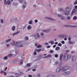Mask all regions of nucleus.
Returning <instances> with one entry per match:
<instances>
[{
    "mask_svg": "<svg viewBox=\"0 0 77 77\" xmlns=\"http://www.w3.org/2000/svg\"><path fill=\"white\" fill-rule=\"evenodd\" d=\"M11 44L12 45H15L17 47L21 48L23 47V45H22L21 44L17 42H13L12 43H11Z\"/></svg>",
    "mask_w": 77,
    "mask_h": 77,
    "instance_id": "nucleus-1",
    "label": "nucleus"
},
{
    "mask_svg": "<svg viewBox=\"0 0 77 77\" xmlns=\"http://www.w3.org/2000/svg\"><path fill=\"white\" fill-rule=\"evenodd\" d=\"M4 3L5 5H9L11 4V1L9 0H8L6 1V0H4Z\"/></svg>",
    "mask_w": 77,
    "mask_h": 77,
    "instance_id": "nucleus-2",
    "label": "nucleus"
},
{
    "mask_svg": "<svg viewBox=\"0 0 77 77\" xmlns=\"http://www.w3.org/2000/svg\"><path fill=\"white\" fill-rule=\"evenodd\" d=\"M64 13L65 15H67V16L69 15V14H70V11L66 10H64Z\"/></svg>",
    "mask_w": 77,
    "mask_h": 77,
    "instance_id": "nucleus-3",
    "label": "nucleus"
},
{
    "mask_svg": "<svg viewBox=\"0 0 77 77\" xmlns=\"http://www.w3.org/2000/svg\"><path fill=\"white\" fill-rule=\"evenodd\" d=\"M57 16L58 17H60L61 20H65V19H66V18L65 17L59 14H58Z\"/></svg>",
    "mask_w": 77,
    "mask_h": 77,
    "instance_id": "nucleus-4",
    "label": "nucleus"
},
{
    "mask_svg": "<svg viewBox=\"0 0 77 77\" xmlns=\"http://www.w3.org/2000/svg\"><path fill=\"white\" fill-rule=\"evenodd\" d=\"M46 19L49 20H51V21H56V20L54 19H53L51 18L48 17H45Z\"/></svg>",
    "mask_w": 77,
    "mask_h": 77,
    "instance_id": "nucleus-5",
    "label": "nucleus"
},
{
    "mask_svg": "<svg viewBox=\"0 0 77 77\" xmlns=\"http://www.w3.org/2000/svg\"><path fill=\"white\" fill-rule=\"evenodd\" d=\"M77 59V57L75 56H72V62H75Z\"/></svg>",
    "mask_w": 77,
    "mask_h": 77,
    "instance_id": "nucleus-6",
    "label": "nucleus"
},
{
    "mask_svg": "<svg viewBox=\"0 0 77 77\" xmlns=\"http://www.w3.org/2000/svg\"><path fill=\"white\" fill-rule=\"evenodd\" d=\"M34 37L35 39H38L40 38V36L39 34L37 33L34 35Z\"/></svg>",
    "mask_w": 77,
    "mask_h": 77,
    "instance_id": "nucleus-7",
    "label": "nucleus"
},
{
    "mask_svg": "<svg viewBox=\"0 0 77 77\" xmlns=\"http://www.w3.org/2000/svg\"><path fill=\"white\" fill-rule=\"evenodd\" d=\"M60 71H62L61 69V67L58 68L56 70V72H57L58 73H59V72H60Z\"/></svg>",
    "mask_w": 77,
    "mask_h": 77,
    "instance_id": "nucleus-8",
    "label": "nucleus"
},
{
    "mask_svg": "<svg viewBox=\"0 0 77 77\" xmlns=\"http://www.w3.org/2000/svg\"><path fill=\"white\" fill-rule=\"evenodd\" d=\"M63 60L64 61H66V60H67V59H68V58L66 55H64L63 56Z\"/></svg>",
    "mask_w": 77,
    "mask_h": 77,
    "instance_id": "nucleus-9",
    "label": "nucleus"
},
{
    "mask_svg": "<svg viewBox=\"0 0 77 77\" xmlns=\"http://www.w3.org/2000/svg\"><path fill=\"white\" fill-rule=\"evenodd\" d=\"M68 43L70 45H71V44H75V42H72L70 40L68 42Z\"/></svg>",
    "mask_w": 77,
    "mask_h": 77,
    "instance_id": "nucleus-10",
    "label": "nucleus"
},
{
    "mask_svg": "<svg viewBox=\"0 0 77 77\" xmlns=\"http://www.w3.org/2000/svg\"><path fill=\"white\" fill-rule=\"evenodd\" d=\"M51 30V29H45L43 30V32H46V33H48V32H49Z\"/></svg>",
    "mask_w": 77,
    "mask_h": 77,
    "instance_id": "nucleus-11",
    "label": "nucleus"
},
{
    "mask_svg": "<svg viewBox=\"0 0 77 77\" xmlns=\"http://www.w3.org/2000/svg\"><path fill=\"white\" fill-rule=\"evenodd\" d=\"M69 74V72L67 71L63 73V75H68V74Z\"/></svg>",
    "mask_w": 77,
    "mask_h": 77,
    "instance_id": "nucleus-12",
    "label": "nucleus"
},
{
    "mask_svg": "<svg viewBox=\"0 0 77 77\" xmlns=\"http://www.w3.org/2000/svg\"><path fill=\"white\" fill-rule=\"evenodd\" d=\"M46 77H55V76L53 74H50L47 75Z\"/></svg>",
    "mask_w": 77,
    "mask_h": 77,
    "instance_id": "nucleus-13",
    "label": "nucleus"
},
{
    "mask_svg": "<svg viewBox=\"0 0 77 77\" xmlns=\"http://www.w3.org/2000/svg\"><path fill=\"white\" fill-rule=\"evenodd\" d=\"M63 57V54H61L60 55V61H62V57Z\"/></svg>",
    "mask_w": 77,
    "mask_h": 77,
    "instance_id": "nucleus-14",
    "label": "nucleus"
},
{
    "mask_svg": "<svg viewBox=\"0 0 77 77\" xmlns=\"http://www.w3.org/2000/svg\"><path fill=\"white\" fill-rule=\"evenodd\" d=\"M31 65H32V64H31V63H28L26 64V66H25L24 67L25 68H26V67H30V66H31Z\"/></svg>",
    "mask_w": 77,
    "mask_h": 77,
    "instance_id": "nucleus-15",
    "label": "nucleus"
},
{
    "mask_svg": "<svg viewBox=\"0 0 77 77\" xmlns=\"http://www.w3.org/2000/svg\"><path fill=\"white\" fill-rule=\"evenodd\" d=\"M66 35L65 34H61L60 35V38H64V37H66Z\"/></svg>",
    "mask_w": 77,
    "mask_h": 77,
    "instance_id": "nucleus-16",
    "label": "nucleus"
},
{
    "mask_svg": "<svg viewBox=\"0 0 77 77\" xmlns=\"http://www.w3.org/2000/svg\"><path fill=\"white\" fill-rule=\"evenodd\" d=\"M71 18L70 16H68L66 17V20L68 21H70V20H71Z\"/></svg>",
    "mask_w": 77,
    "mask_h": 77,
    "instance_id": "nucleus-17",
    "label": "nucleus"
},
{
    "mask_svg": "<svg viewBox=\"0 0 77 77\" xmlns=\"http://www.w3.org/2000/svg\"><path fill=\"white\" fill-rule=\"evenodd\" d=\"M76 10H75V9H74L73 10L72 12H71V14L72 15H74V13L75 12V11H76Z\"/></svg>",
    "mask_w": 77,
    "mask_h": 77,
    "instance_id": "nucleus-18",
    "label": "nucleus"
},
{
    "mask_svg": "<svg viewBox=\"0 0 77 77\" xmlns=\"http://www.w3.org/2000/svg\"><path fill=\"white\" fill-rule=\"evenodd\" d=\"M61 71H66V70L65 69V67H61Z\"/></svg>",
    "mask_w": 77,
    "mask_h": 77,
    "instance_id": "nucleus-19",
    "label": "nucleus"
},
{
    "mask_svg": "<svg viewBox=\"0 0 77 77\" xmlns=\"http://www.w3.org/2000/svg\"><path fill=\"white\" fill-rule=\"evenodd\" d=\"M19 33H20L19 32H17L16 33H14L13 34L12 36H15V35H18V34H19Z\"/></svg>",
    "mask_w": 77,
    "mask_h": 77,
    "instance_id": "nucleus-20",
    "label": "nucleus"
},
{
    "mask_svg": "<svg viewBox=\"0 0 77 77\" xmlns=\"http://www.w3.org/2000/svg\"><path fill=\"white\" fill-rule=\"evenodd\" d=\"M7 57H12V54H8V55H7Z\"/></svg>",
    "mask_w": 77,
    "mask_h": 77,
    "instance_id": "nucleus-21",
    "label": "nucleus"
},
{
    "mask_svg": "<svg viewBox=\"0 0 77 77\" xmlns=\"http://www.w3.org/2000/svg\"><path fill=\"white\" fill-rule=\"evenodd\" d=\"M59 61H56V62H55L54 65H58V64H59Z\"/></svg>",
    "mask_w": 77,
    "mask_h": 77,
    "instance_id": "nucleus-22",
    "label": "nucleus"
},
{
    "mask_svg": "<svg viewBox=\"0 0 77 77\" xmlns=\"http://www.w3.org/2000/svg\"><path fill=\"white\" fill-rule=\"evenodd\" d=\"M49 44H50V43H51V45H53V44H54V41L53 40L49 42Z\"/></svg>",
    "mask_w": 77,
    "mask_h": 77,
    "instance_id": "nucleus-23",
    "label": "nucleus"
},
{
    "mask_svg": "<svg viewBox=\"0 0 77 77\" xmlns=\"http://www.w3.org/2000/svg\"><path fill=\"white\" fill-rule=\"evenodd\" d=\"M66 56H67V59H70L71 58V55L69 54V55H66Z\"/></svg>",
    "mask_w": 77,
    "mask_h": 77,
    "instance_id": "nucleus-24",
    "label": "nucleus"
},
{
    "mask_svg": "<svg viewBox=\"0 0 77 77\" xmlns=\"http://www.w3.org/2000/svg\"><path fill=\"white\" fill-rule=\"evenodd\" d=\"M64 67L65 68L66 71L67 69H68V68H69V67L67 66H65Z\"/></svg>",
    "mask_w": 77,
    "mask_h": 77,
    "instance_id": "nucleus-25",
    "label": "nucleus"
},
{
    "mask_svg": "<svg viewBox=\"0 0 77 77\" xmlns=\"http://www.w3.org/2000/svg\"><path fill=\"white\" fill-rule=\"evenodd\" d=\"M31 29L32 27H31V26H30V25H29L27 27V29L28 30H30V29Z\"/></svg>",
    "mask_w": 77,
    "mask_h": 77,
    "instance_id": "nucleus-26",
    "label": "nucleus"
},
{
    "mask_svg": "<svg viewBox=\"0 0 77 77\" xmlns=\"http://www.w3.org/2000/svg\"><path fill=\"white\" fill-rule=\"evenodd\" d=\"M11 40H12V38H10V39H9L7 40L6 42H10Z\"/></svg>",
    "mask_w": 77,
    "mask_h": 77,
    "instance_id": "nucleus-27",
    "label": "nucleus"
},
{
    "mask_svg": "<svg viewBox=\"0 0 77 77\" xmlns=\"http://www.w3.org/2000/svg\"><path fill=\"white\" fill-rule=\"evenodd\" d=\"M60 50V47H56L55 48L56 50Z\"/></svg>",
    "mask_w": 77,
    "mask_h": 77,
    "instance_id": "nucleus-28",
    "label": "nucleus"
},
{
    "mask_svg": "<svg viewBox=\"0 0 77 77\" xmlns=\"http://www.w3.org/2000/svg\"><path fill=\"white\" fill-rule=\"evenodd\" d=\"M3 59L4 60H7L8 59V56H6L3 58Z\"/></svg>",
    "mask_w": 77,
    "mask_h": 77,
    "instance_id": "nucleus-29",
    "label": "nucleus"
},
{
    "mask_svg": "<svg viewBox=\"0 0 77 77\" xmlns=\"http://www.w3.org/2000/svg\"><path fill=\"white\" fill-rule=\"evenodd\" d=\"M12 29L13 31H14V30L15 29V27L14 26H13L12 27Z\"/></svg>",
    "mask_w": 77,
    "mask_h": 77,
    "instance_id": "nucleus-30",
    "label": "nucleus"
},
{
    "mask_svg": "<svg viewBox=\"0 0 77 77\" xmlns=\"http://www.w3.org/2000/svg\"><path fill=\"white\" fill-rule=\"evenodd\" d=\"M70 27H75L76 28L77 27V26L75 25H70Z\"/></svg>",
    "mask_w": 77,
    "mask_h": 77,
    "instance_id": "nucleus-31",
    "label": "nucleus"
},
{
    "mask_svg": "<svg viewBox=\"0 0 77 77\" xmlns=\"http://www.w3.org/2000/svg\"><path fill=\"white\" fill-rule=\"evenodd\" d=\"M36 52H39L40 51H41V49H37L36 50Z\"/></svg>",
    "mask_w": 77,
    "mask_h": 77,
    "instance_id": "nucleus-32",
    "label": "nucleus"
},
{
    "mask_svg": "<svg viewBox=\"0 0 77 77\" xmlns=\"http://www.w3.org/2000/svg\"><path fill=\"white\" fill-rule=\"evenodd\" d=\"M41 47H42V46L41 45H38L37 46V48H41Z\"/></svg>",
    "mask_w": 77,
    "mask_h": 77,
    "instance_id": "nucleus-33",
    "label": "nucleus"
},
{
    "mask_svg": "<svg viewBox=\"0 0 77 77\" xmlns=\"http://www.w3.org/2000/svg\"><path fill=\"white\" fill-rule=\"evenodd\" d=\"M64 26L65 27H71V25H64Z\"/></svg>",
    "mask_w": 77,
    "mask_h": 77,
    "instance_id": "nucleus-34",
    "label": "nucleus"
},
{
    "mask_svg": "<svg viewBox=\"0 0 77 77\" xmlns=\"http://www.w3.org/2000/svg\"><path fill=\"white\" fill-rule=\"evenodd\" d=\"M25 39L26 40V41H27L29 40V38H28V37L26 36L25 37Z\"/></svg>",
    "mask_w": 77,
    "mask_h": 77,
    "instance_id": "nucleus-35",
    "label": "nucleus"
},
{
    "mask_svg": "<svg viewBox=\"0 0 77 77\" xmlns=\"http://www.w3.org/2000/svg\"><path fill=\"white\" fill-rule=\"evenodd\" d=\"M23 10H24V9H25V8H26V5H23Z\"/></svg>",
    "mask_w": 77,
    "mask_h": 77,
    "instance_id": "nucleus-36",
    "label": "nucleus"
},
{
    "mask_svg": "<svg viewBox=\"0 0 77 77\" xmlns=\"http://www.w3.org/2000/svg\"><path fill=\"white\" fill-rule=\"evenodd\" d=\"M19 1L20 3H23V0H19Z\"/></svg>",
    "mask_w": 77,
    "mask_h": 77,
    "instance_id": "nucleus-37",
    "label": "nucleus"
},
{
    "mask_svg": "<svg viewBox=\"0 0 77 77\" xmlns=\"http://www.w3.org/2000/svg\"><path fill=\"white\" fill-rule=\"evenodd\" d=\"M63 11V9L62 8H60V9L59 10V11L60 12Z\"/></svg>",
    "mask_w": 77,
    "mask_h": 77,
    "instance_id": "nucleus-38",
    "label": "nucleus"
},
{
    "mask_svg": "<svg viewBox=\"0 0 77 77\" xmlns=\"http://www.w3.org/2000/svg\"><path fill=\"white\" fill-rule=\"evenodd\" d=\"M77 18V17L76 16H74L73 17V20H76Z\"/></svg>",
    "mask_w": 77,
    "mask_h": 77,
    "instance_id": "nucleus-39",
    "label": "nucleus"
},
{
    "mask_svg": "<svg viewBox=\"0 0 77 77\" xmlns=\"http://www.w3.org/2000/svg\"><path fill=\"white\" fill-rule=\"evenodd\" d=\"M51 55L49 54V55H47V58H48V57H51Z\"/></svg>",
    "mask_w": 77,
    "mask_h": 77,
    "instance_id": "nucleus-40",
    "label": "nucleus"
},
{
    "mask_svg": "<svg viewBox=\"0 0 77 77\" xmlns=\"http://www.w3.org/2000/svg\"><path fill=\"white\" fill-rule=\"evenodd\" d=\"M37 77H41V74L39 73L38 74Z\"/></svg>",
    "mask_w": 77,
    "mask_h": 77,
    "instance_id": "nucleus-41",
    "label": "nucleus"
},
{
    "mask_svg": "<svg viewBox=\"0 0 77 77\" xmlns=\"http://www.w3.org/2000/svg\"><path fill=\"white\" fill-rule=\"evenodd\" d=\"M14 74H15V75H16L17 76V75H20V74L17 73H14Z\"/></svg>",
    "mask_w": 77,
    "mask_h": 77,
    "instance_id": "nucleus-42",
    "label": "nucleus"
},
{
    "mask_svg": "<svg viewBox=\"0 0 77 77\" xmlns=\"http://www.w3.org/2000/svg\"><path fill=\"white\" fill-rule=\"evenodd\" d=\"M55 57H56V58L58 57V54H56L55 55Z\"/></svg>",
    "mask_w": 77,
    "mask_h": 77,
    "instance_id": "nucleus-43",
    "label": "nucleus"
},
{
    "mask_svg": "<svg viewBox=\"0 0 77 77\" xmlns=\"http://www.w3.org/2000/svg\"><path fill=\"white\" fill-rule=\"evenodd\" d=\"M23 60H21L20 61V65H22V64H23Z\"/></svg>",
    "mask_w": 77,
    "mask_h": 77,
    "instance_id": "nucleus-44",
    "label": "nucleus"
},
{
    "mask_svg": "<svg viewBox=\"0 0 77 77\" xmlns=\"http://www.w3.org/2000/svg\"><path fill=\"white\" fill-rule=\"evenodd\" d=\"M32 21L31 20L29 22V24H32Z\"/></svg>",
    "mask_w": 77,
    "mask_h": 77,
    "instance_id": "nucleus-45",
    "label": "nucleus"
},
{
    "mask_svg": "<svg viewBox=\"0 0 77 77\" xmlns=\"http://www.w3.org/2000/svg\"><path fill=\"white\" fill-rule=\"evenodd\" d=\"M77 0L74 3V5H77Z\"/></svg>",
    "mask_w": 77,
    "mask_h": 77,
    "instance_id": "nucleus-46",
    "label": "nucleus"
},
{
    "mask_svg": "<svg viewBox=\"0 0 77 77\" xmlns=\"http://www.w3.org/2000/svg\"><path fill=\"white\" fill-rule=\"evenodd\" d=\"M1 23L2 24H3V20L2 19L1 20Z\"/></svg>",
    "mask_w": 77,
    "mask_h": 77,
    "instance_id": "nucleus-47",
    "label": "nucleus"
},
{
    "mask_svg": "<svg viewBox=\"0 0 77 77\" xmlns=\"http://www.w3.org/2000/svg\"><path fill=\"white\" fill-rule=\"evenodd\" d=\"M58 46H60V47H61L62 46V44L61 43H59L58 45Z\"/></svg>",
    "mask_w": 77,
    "mask_h": 77,
    "instance_id": "nucleus-48",
    "label": "nucleus"
},
{
    "mask_svg": "<svg viewBox=\"0 0 77 77\" xmlns=\"http://www.w3.org/2000/svg\"><path fill=\"white\" fill-rule=\"evenodd\" d=\"M30 71V68L28 69V70L26 71V72H28V71Z\"/></svg>",
    "mask_w": 77,
    "mask_h": 77,
    "instance_id": "nucleus-49",
    "label": "nucleus"
},
{
    "mask_svg": "<svg viewBox=\"0 0 77 77\" xmlns=\"http://www.w3.org/2000/svg\"><path fill=\"white\" fill-rule=\"evenodd\" d=\"M50 53H54V51L53 50H51L50 51Z\"/></svg>",
    "mask_w": 77,
    "mask_h": 77,
    "instance_id": "nucleus-50",
    "label": "nucleus"
},
{
    "mask_svg": "<svg viewBox=\"0 0 77 77\" xmlns=\"http://www.w3.org/2000/svg\"><path fill=\"white\" fill-rule=\"evenodd\" d=\"M34 68H38V65H35L34 66Z\"/></svg>",
    "mask_w": 77,
    "mask_h": 77,
    "instance_id": "nucleus-51",
    "label": "nucleus"
},
{
    "mask_svg": "<svg viewBox=\"0 0 77 77\" xmlns=\"http://www.w3.org/2000/svg\"><path fill=\"white\" fill-rule=\"evenodd\" d=\"M61 43L63 44H65V42L64 41H62Z\"/></svg>",
    "mask_w": 77,
    "mask_h": 77,
    "instance_id": "nucleus-52",
    "label": "nucleus"
},
{
    "mask_svg": "<svg viewBox=\"0 0 77 77\" xmlns=\"http://www.w3.org/2000/svg\"><path fill=\"white\" fill-rule=\"evenodd\" d=\"M71 38L70 37H69V38L68 40H69V41H71Z\"/></svg>",
    "mask_w": 77,
    "mask_h": 77,
    "instance_id": "nucleus-53",
    "label": "nucleus"
},
{
    "mask_svg": "<svg viewBox=\"0 0 77 77\" xmlns=\"http://www.w3.org/2000/svg\"><path fill=\"white\" fill-rule=\"evenodd\" d=\"M69 9V7H66V10H68V9Z\"/></svg>",
    "mask_w": 77,
    "mask_h": 77,
    "instance_id": "nucleus-54",
    "label": "nucleus"
},
{
    "mask_svg": "<svg viewBox=\"0 0 77 77\" xmlns=\"http://www.w3.org/2000/svg\"><path fill=\"white\" fill-rule=\"evenodd\" d=\"M45 45H48V43H45Z\"/></svg>",
    "mask_w": 77,
    "mask_h": 77,
    "instance_id": "nucleus-55",
    "label": "nucleus"
},
{
    "mask_svg": "<svg viewBox=\"0 0 77 77\" xmlns=\"http://www.w3.org/2000/svg\"><path fill=\"white\" fill-rule=\"evenodd\" d=\"M6 45V46L7 47H9V46H10V45L8 44Z\"/></svg>",
    "mask_w": 77,
    "mask_h": 77,
    "instance_id": "nucleus-56",
    "label": "nucleus"
},
{
    "mask_svg": "<svg viewBox=\"0 0 77 77\" xmlns=\"http://www.w3.org/2000/svg\"><path fill=\"white\" fill-rule=\"evenodd\" d=\"M28 76L29 77H32V75H28Z\"/></svg>",
    "mask_w": 77,
    "mask_h": 77,
    "instance_id": "nucleus-57",
    "label": "nucleus"
},
{
    "mask_svg": "<svg viewBox=\"0 0 77 77\" xmlns=\"http://www.w3.org/2000/svg\"><path fill=\"white\" fill-rule=\"evenodd\" d=\"M43 57L44 59L45 58H47V56H45V57Z\"/></svg>",
    "mask_w": 77,
    "mask_h": 77,
    "instance_id": "nucleus-58",
    "label": "nucleus"
},
{
    "mask_svg": "<svg viewBox=\"0 0 77 77\" xmlns=\"http://www.w3.org/2000/svg\"><path fill=\"white\" fill-rule=\"evenodd\" d=\"M75 9H77V6H75Z\"/></svg>",
    "mask_w": 77,
    "mask_h": 77,
    "instance_id": "nucleus-59",
    "label": "nucleus"
},
{
    "mask_svg": "<svg viewBox=\"0 0 77 77\" xmlns=\"http://www.w3.org/2000/svg\"><path fill=\"white\" fill-rule=\"evenodd\" d=\"M56 47V45H54V46H53V48H55V47Z\"/></svg>",
    "mask_w": 77,
    "mask_h": 77,
    "instance_id": "nucleus-60",
    "label": "nucleus"
},
{
    "mask_svg": "<svg viewBox=\"0 0 77 77\" xmlns=\"http://www.w3.org/2000/svg\"><path fill=\"white\" fill-rule=\"evenodd\" d=\"M50 46H47V48H50Z\"/></svg>",
    "mask_w": 77,
    "mask_h": 77,
    "instance_id": "nucleus-61",
    "label": "nucleus"
},
{
    "mask_svg": "<svg viewBox=\"0 0 77 77\" xmlns=\"http://www.w3.org/2000/svg\"><path fill=\"white\" fill-rule=\"evenodd\" d=\"M41 36H43L44 35V33H41Z\"/></svg>",
    "mask_w": 77,
    "mask_h": 77,
    "instance_id": "nucleus-62",
    "label": "nucleus"
},
{
    "mask_svg": "<svg viewBox=\"0 0 77 77\" xmlns=\"http://www.w3.org/2000/svg\"><path fill=\"white\" fill-rule=\"evenodd\" d=\"M35 23H37L38 22V20H35Z\"/></svg>",
    "mask_w": 77,
    "mask_h": 77,
    "instance_id": "nucleus-63",
    "label": "nucleus"
},
{
    "mask_svg": "<svg viewBox=\"0 0 77 77\" xmlns=\"http://www.w3.org/2000/svg\"><path fill=\"white\" fill-rule=\"evenodd\" d=\"M36 71V69H32L33 71Z\"/></svg>",
    "mask_w": 77,
    "mask_h": 77,
    "instance_id": "nucleus-64",
    "label": "nucleus"
}]
</instances>
